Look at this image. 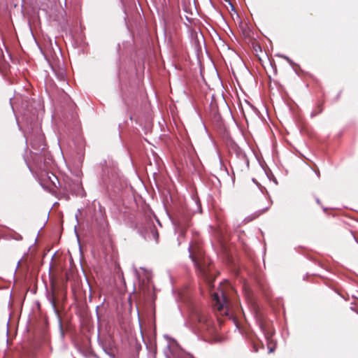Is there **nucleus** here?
Segmentation results:
<instances>
[{
	"label": "nucleus",
	"mask_w": 358,
	"mask_h": 358,
	"mask_svg": "<svg viewBox=\"0 0 358 358\" xmlns=\"http://www.w3.org/2000/svg\"><path fill=\"white\" fill-rule=\"evenodd\" d=\"M191 321L195 329L201 334L204 340L211 342L217 339V328L208 314L195 311L191 315Z\"/></svg>",
	"instance_id": "nucleus-1"
},
{
	"label": "nucleus",
	"mask_w": 358,
	"mask_h": 358,
	"mask_svg": "<svg viewBox=\"0 0 358 358\" xmlns=\"http://www.w3.org/2000/svg\"><path fill=\"white\" fill-rule=\"evenodd\" d=\"M189 257L193 261L196 269L203 278L209 289L213 287V282L215 280L213 274L211 273V261L206 257L203 252L199 248L192 249L190 251Z\"/></svg>",
	"instance_id": "nucleus-2"
},
{
	"label": "nucleus",
	"mask_w": 358,
	"mask_h": 358,
	"mask_svg": "<svg viewBox=\"0 0 358 358\" xmlns=\"http://www.w3.org/2000/svg\"><path fill=\"white\" fill-rule=\"evenodd\" d=\"M229 284L222 285L217 291L211 294L214 307L222 314L227 315L230 306L229 292H231Z\"/></svg>",
	"instance_id": "nucleus-3"
},
{
	"label": "nucleus",
	"mask_w": 358,
	"mask_h": 358,
	"mask_svg": "<svg viewBox=\"0 0 358 358\" xmlns=\"http://www.w3.org/2000/svg\"><path fill=\"white\" fill-rule=\"evenodd\" d=\"M241 29H242L243 34V36L245 38H250V36H251V31L250 30V29L248 27V26L246 24L245 25V27H242Z\"/></svg>",
	"instance_id": "nucleus-4"
},
{
	"label": "nucleus",
	"mask_w": 358,
	"mask_h": 358,
	"mask_svg": "<svg viewBox=\"0 0 358 358\" xmlns=\"http://www.w3.org/2000/svg\"><path fill=\"white\" fill-rule=\"evenodd\" d=\"M252 47H253V50L254 51L256 52V55L258 56V52H262V48L261 46L259 45V44H258L257 43H252Z\"/></svg>",
	"instance_id": "nucleus-5"
},
{
	"label": "nucleus",
	"mask_w": 358,
	"mask_h": 358,
	"mask_svg": "<svg viewBox=\"0 0 358 358\" xmlns=\"http://www.w3.org/2000/svg\"><path fill=\"white\" fill-rule=\"evenodd\" d=\"M33 148H39L40 145H38L34 140L31 142Z\"/></svg>",
	"instance_id": "nucleus-6"
},
{
	"label": "nucleus",
	"mask_w": 358,
	"mask_h": 358,
	"mask_svg": "<svg viewBox=\"0 0 358 358\" xmlns=\"http://www.w3.org/2000/svg\"><path fill=\"white\" fill-rule=\"evenodd\" d=\"M322 105H323V103H320V104H319L317 106V108H318V112L317 113H321L322 111V110H323Z\"/></svg>",
	"instance_id": "nucleus-7"
},
{
	"label": "nucleus",
	"mask_w": 358,
	"mask_h": 358,
	"mask_svg": "<svg viewBox=\"0 0 358 358\" xmlns=\"http://www.w3.org/2000/svg\"><path fill=\"white\" fill-rule=\"evenodd\" d=\"M341 94V92H339V93H338V94L337 95V99H339V97H340Z\"/></svg>",
	"instance_id": "nucleus-8"
},
{
	"label": "nucleus",
	"mask_w": 358,
	"mask_h": 358,
	"mask_svg": "<svg viewBox=\"0 0 358 358\" xmlns=\"http://www.w3.org/2000/svg\"><path fill=\"white\" fill-rule=\"evenodd\" d=\"M39 138H40V141H43V137L42 136H40Z\"/></svg>",
	"instance_id": "nucleus-9"
},
{
	"label": "nucleus",
	"mask_w": 358,
	"mask_h": 358,
	"mask_svg": "<svg viewBox=\"0 0 358 358\" xmlns=\"http://www.w3.org/2000/svg\"><path fill=\"white\" fill-rule=\"evenodd\" d=\"M316 201L317 203H320V200L318 199L316 200Z\"/></svg>",
	"instance_id": "nucleus-10"
}]
</instances>
